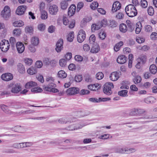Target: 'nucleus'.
<instances>
[{"mask_svg": "<svg viewBox=\"0 0 157 157\" xmlns=\"http://www.w3.org/2000/svg\"><path fill=\"white\" fill-rule=\"evenodd\" d=\"M1 15L4 18H8L10 16V10L9 6H6L1 12Z\"/></svg>", "mask_w": 157, "mask_h": 157, "instance_id": "7", "label": "nucleus"}, {"mask_svg": "<svg viewBox=\"0 0 157 157\" xmlns=\"http://www.w3.org/2000/svg\"><path fill=\"white\" fill-rule=\"evenodd\" d=\"M127 60V58L124 55H121L119 56L117 59V62L121 64L125 63Z\"/></svg>", "mask_w": 157, "mask_h": 157, "instance_id": "18", "label": "nucleus"}, {"mask_svg": "<svg viewBox=\"0 0 157 157\" xmlns=\"http://www.w3.org/2000/svg\"><path fill=\"white\" fill-rule=\"evenodd\" d=\"M9 46L10 44L8 40H3L0 42V48L3 52H7L9 48Z\"/></svg>", "mask_w": 157, "mask_h": 157, "instance_id": "6", "label": "nucleus"}, {"mask_svg": "<svg viewBox=\"0 0 157 157\" xmlns=\"http://www.w3.org/2000/svg\"><path fill=\"white\" fill-rule=\"evenodd\" d=\"M35 66L37 68H40L43 66L42 62L40 61H37L36 63Z\"/></svg>", "mask_w": 157, "mask_h": 157, "instance_id": "63", "label": "nucleus"}, {"mask_svg": "<svg viewBox=\"0 0 157 157\" xmlns=\"http://www.w3.org/2000/svg\"><path fill=\"white\" fill-rule=\"evenodd\" d=\"M28 48L29 51L32 52L34 53L36 51V48L33 44H30L28 46Z\"/></svg>", "mask_w": 157, "mask_h": 157, "instance_id": "60", "label": "nucleus"}, {"mask_svg": "<svg viewBox=\"0 0 157 157\" xmlns=\"http://www.w3.org/2000/svg\"><path fill=\"white\" fill-rule=\"evenodd\" d=\"M26 9V6H19L18 7L16 11V14L18 15H22L23 14Z\"/></svg>", "mask_w": 157, "mask_h": 157, "instance_id": "13", "label": "nucleus"}, {"mask_svg": "<svg viewBox=\"0 0 157 157\" xmlns=\"http://www.w3.org/2000/svg\"><path fill=\"white\" fill-rule=\"evenodd\" d=\"M144 29L145 31L148 32H151L152 31V27L149 25H146L144 27Z\"/></svg>", "mask_w": 157, "mask_h": 157, "instance_id": "47", "label": "nucleus"}, {"mask_svg": "<svg viewBox=\"0 0 157 157\" xmlns=\"http://www.w3.org/2000/svg\"><path fill=\"white\" fill-rule=\"evenodd\" d=\"M44 90L46 91L50 92L57 93L59 92V91L57 89L52 88L50 87H45Z\"/></svg>", "mask_w": 157, "mask_h": 157, "instance_id": "22", "label": "nucleus"}, {"mask_svg": "<svg viewBox=\"0 0 157 157\" xmlns=\"http://www.w3.org/2000/svg\"><path fill=\"white\" fill-rule=\"evenodd\" d=\"M38 28L40 31H43L45 29V25L44 24H40L38 25Z\"/></svg>", "mask_w": 157, "mask_h": 157, "instance_id": "50", "label": "nucleus"}, {"mask_svg": "<svg viewBox=\"0 0 157 157\" xmlns=\"http://www.w3.org/2000/svg\"><path fill=\"white\" fill-rule=\"evenodd\" d=\"M149 69L151 72L153 74H155L157 72V67L154 64L150 66Z\"/></svg>", "mask_w": 157, "mask_h": 157, "instance_id": "29", "label": "nucleus"}, {"mask_svg": "<svg viewBox=\"0 0 157 157\" xmlns=\"http://www.w3.org/2000/svg\"><path fill=\"white\" fill-rule=\"evenodd\" d=\"M26 33H31L33 31V28L32 26H27L25 29Z\"/></svg>", "mask_w": 157, "mask_h": 157, "instance_id": "43", "label": "nucleus"}, {"mask_svg": "<svg viewBox=\"0 0 157 157\" xmlns=\"http://www.w3.org/2000/svg\"><path fill=\"white\" fill-rule=\"evenodd\" d=\"M61 8L62 9L65 10L67 8L68 3L67 2L62 1L60 3Z\"/></svg>", "mask_w": 157, "mask_h": 157, "instance_id": "38", "label": "nucleus"}, {"mask_svg": "<svg viewBox=\"0 0 157 157\" xmlns=\"http://www.w3.org/2000/svg\"><path fill=\"white\" fill-rule=\"evenodd\" d=\"M101 98H99L98 99H97L95 98H91L89 99V101L93 102H99L100 101Z\"/></svg>", "mask_w": 157, "mask_h": 157, "instance_id": "56", "label": "nucleus"}, {"mask_svg": "<svg viewBox=\"0 0 157 157\" xmlns=\"http://www.w3.org/2000/svg\"><path fill=\"white\" fill-rule=\"evenodd\" d=\"M75 79L76 82H80L82 80V75H76L75 77Z\"/></svg>", "mask_w": 157, "mask_h": 157, "instance_id": "55", "label": "nucleus"}, {"mask_svg": "<svg viewBox=\"0 0 157 157\" xmlns=\"http://www.w3.org/2000/svg\"><path fill=\"white\" fill-rule=\"evenodd\" d=\"M32 92L34 93L41 92L42 91V90L40 87H34L31 89Z\"/></svg>", "mask_w": 157, "mask_h": 157, "instance_id": "35", "label": "nucleus"}, {"mask_svg": "<svg viewBox=\"0 0 157 157\" xmlns=\"http://www.w3.org/2000/svg\"><path fill=\"white\" fill-rule=\"evenodd\" d=\"M99 37L102 40L104 39L106 36V34L103 31L100 32L98 34Z\"/></svg>", "mask_w": 157, "mask_h": 157, "instance_id": "58", "label": "nucleus"}, {"mask_svg": "<svg viewBox=\"0 0 157 157\" xmlns=\"http://www.w3.org/2000/svg\"><path fill=\"white\" fill-rule=\"evenodd\" d=\"M130 114L131 115H138V109H134L131 110L130 113Z\"/></svg>", "mask_w": 157, "mask_h": 157, "instance_id": "48", "label": "nucleus"}, {"mask_svg": "<svg viewBox=\"0 0 157 157\" xmlns=\"http://www.w3.org/2000/svg\"><path fill=\"white\" fill-rule=\"evenodd\" d=\"M141 6L144 8H146L147 6V3L146 0H141Z\"/></svg>", "mask_w": 157, "mask_h": 157, "instance_id": "53", "label": "nucleus"}, {"mask_svg": "<svg viewBox=\"0 0 157 157\" xmlns=\"http://www.w3.org/2000/svg\"><path fill=\"white\" fill-rule=\"evenodd\" d=\"M21 85L19 83H11L8 85L7 87L9 88H12L11 92L13 93L17 94L19 93L21 90Z\"/></svg>", "mask_w": 157, "mask_h": 157, "instance_id": "3", "label": "nucleus"}, {"mask_svg": "<svg viewBox=\"0 0 157 157\" xmlns=\"http://www.w3.org/2000/svg\"><path fill=\"white\" fill-rule=\"evenodd\" d=\"M135 149L127 147L117 148L116 149L115 152L121 154H129L135 152Z\"/></svg>", "mask_w": 157, "mask_h": 157, "instance_id": "2", "label": "nucleus"}, {"mask_svg": "<svg viewBox=\"0 0 157 157\" xmlns=\"http://www.w3.org/2000/svg\"><path fill=\"white\" fill-rule=\"evenodd\" d=\"M123 42L122 41H121L117 43L115 45L114 49L116 52L118 51L120 49L121 47L123 45Z\"/></svg>", "mask_w": 157, "mask_h": 157, "instance_id": "28", "label": "nucleus"}, {"mask_svg": "<svg viewBox=\"0 0 157 157\" xmlns=\"http://www.w3.org/2000/svg\"><path fill=\"white\" fill-rule=\"evenodd\" d=\"M119 77V73L117 72H112L109 76L110 79L113 81H116L117 80Z\"/></svg>", "mask_w": 157, "mask_h": 157, "instance_id": "17", "label": "nucleus"}, {"mask_svg": "<svg viewBox=\"0 0 157 157\" xmlns=\"http://www.w3.org/2000/svg\"><path fill=\"white\" fill-rule=\"evenodd\" d=\"M114 88V86L111 82H107L104 85L103 91V93L107 95H110L112 93L111 90L112 88Z\"/></svg>", "mask_w": 157, "mask_h": 157, "instance_id": "5", "label": "nucleus"}, {"mask_svg": "<svg viewBox=\"0 0 157 157\" xmlns=\"http://www.w3.org/2000/svg\"><path fill=\"white\" fill-rule=\"evenodd\" d=\"M85 32L83 30H81L78 32L77 36V40L80 43H82L86 38Z\"/></svg>", "mask_w": 157, "mask_h": 157, "instance_id": "8", "label": "nucleus"}, {"mask_svg": "<svg viewBox=\"0 0 157 157\" xmlns=\"http://www.w3.org/2000/svg\"><path fill=\"white\" fill-rule=\"evenodd\" d=\"M95 37L94 35H92L90 36L89 38V42L90 44L94 43L95 40Z\"/></svg>", "mask_w": 157, "mask_h": 157, "instance_id": "57", "label": "nucleus"}, {"mask_svg": "<svg viewBox=\"0 0 157 157\" xmlns=\"http://www.w3.org/2000/svg\"><path fill=\"white\" fill-rule=\"evenodd\" d=\"M73 121L72 119L68 118L67 117H62L58 120L59 122L62 124L69 123Z\"/></svg>", "mask_w": 157, "mask_h": 157, "instance_id": "16", "label": "nucleus"}, {"mask_svg": "<svg viewBox=\"0 0 157 157\" xmlns=\"http://www.w3.org/2000/svg\"><path fill=\"white\" fill-rule=\"evenodd\" d=\"M72 57V53L71 52L67 53L64 56V58L66 60H69Z\"/></svg>", "mask_w": 157, "mask_h": 157, "instance_id": "51", "label": "nucleus"}, {"mask_svg": "<svg viewBox=\"0 0 157 157\" xmlns=\"http://www.w3.org/2000/svg\"><path fill=\"white\" fill-rule=\"evenodd\" d=\"M121 8V4L118 2L116 1L113 4L111 11L113 13H114L119 10Z\"/></svg>", "mask_w": 157, "mask_h": 157, "instance_id": "15", "label": "nucleus"}, {"mask_svg": "<svg viewBox=\"0 0 157 157\" xmlns=\"http://www.w3.org/2000/svg\"><path fill=\"white\" fill-rule=\"evenodd\" d=\"M75 59L77 61H81L83 60V58L79 55H76L75 57Z\"/></svg>", "mask_w": 157, "mask_h": 157, "instance_id": "64", "label": "nucleus"}, {"mask_svg": "<svg viewBox=\"0 0 157 157\" xmlns=\"http://www.w3.org/2000/svg\"><path fill=\"white\" fill-rule=\"evenodd\" d=\"M107 25V21L105 19H104L101 21H99L96 24H93L92 25V31L98 30L102 27H105Z\"/></svg>", "mask_w": 157, "mask_h": 157, "instance_id": "4", "label": "nucleus"}, {"mask_svg": "<svg viewBox=\"0 0 157 157\" xmlns=\"http://www.w3.org/2000/svg\"><path fill=\"white\" fill-rule=\"evenodd\" d=\"M21 148L29 147L33 145V143L31 142H24L20 143Z\"/></svg>", "mask_w": 157, "mask_h": 157, "instance_id": "23", "label": "nucleus"}, {"mask_svg": "<svg viewBox=\"0 0 157 157\" xmlns=\"http://www.w3.org/2000/svg\"><path fill=\"white\" fill-rule=\"evenodd\" d=\"M100 50V48L97 44H94L91 49L90 52L92 53H97Z\"/></svg>", "mask_w": 157, "mask_h": 157, "instance_id": "20", "label": "nucleus"}, {"mask_svg": "<svg viewBox=\"0 0 157 157\" xmlns=\"http://www.w3.org/2000/svg\"><path fill=\"white\" fill-rule=\"evenodd\" d=\"M98 6V3L97 2H94L91 4L90 7L92 9L94 10Z\"/></svg>", "mask_w": 157, "mask_h": 157, "instance_id": "52", "label": "nucleus"}, {"mask_svg": "<svg viewBox=\"0 0 157 157\" xmlns=\"http://www.w3.org/2000/svg\"><path fill=\"white\" fill-rule=\"evenodd\" d=\"M141 80V77L139 75L136 76L133 79V82L135 84H137L140 83Z\"/></svg>", "mask_w": 157, "mask_h": 157, "instance_id": "32", "label": "nucleus"}, {"mask_svg": "<svg viewBox=\"0 0 157 157\" xmlns=\"http://www.w3.org/2000/svg\"><path fill=\"white\" fill-rule=\"evenodd\" d=\"M49 13L52 15H56L58 11V8L57 6L53 5L50 6L49 8Z\"/></svg>", "mask_w": 157, "mask_h": 157, "instance_id": "11", "label": "nucleus"}, {"mask_svg": "<svg viewBox=\"0 0 157 157\" xmlns=\"http://www.w3.org/2000/svg\"><path fill=\"white\" fill-rule=\"evenodd\" d=\"M154 9L151 6L148 7V13L150 15L152 16L154 13Z\"/></svg>", "mask_w": 157, "mask_h": 157, "instance_id": "46", "label": "nucleus"}, {"mask_svg": "<svg viewBox=\"0 0 157 157\" xmlns=\"http://www.w3.org/2000/svg\"><path fill=\"white\" fill-rule=\"evenodd\" d=\"M66 93L68 95H74L79 93V89L76 87H71L67 90Z\"/></svg>", "mask_w": 157, "mask_h": 157, "instance_id": "9", "label": "nucleus"}, {"mask_svg": "<svg viewBox=\"0 0 157 157\" xmlns=\"http://www.w3.org/2000/svg\"><path fill=\"white\" fill-rule=\"evenodd\" d=\"M63 40L60 39L57 42L56 48V50L57 52H59L63 48Z\"/></svg>", "mask_w": 157, "mask_h": 157, "instance_id": "10", "label": "nucleus"}, {"mask_svg": "<svg viewBox=\"0 0 157 157\" xmlns=\"http://www.w3.org/2000/svg\"><path fill=\"white\" fill-rule=\"evenodd\" d=\"M24 60L25 64L28 65H30L33 62L32 59L29 58H25Z\"/></svg>", "mask_w": 157, "mask_h": 157, "instance_id": "42", "label": "nucleus"}, {"mask_svg": "<svg viewBox=\"0 0 157 157\" xmlns=\"http://www.w3.org/2000/svg\"><path fill=\"white\" fill-rule=\"evenodd\" d=\"M37 72V69L34 67H31L27 70V72L29 74L33 75L36 74Z\"/></svg>", "mask_w": 157, "mask_h": 157, "instance_id": "27", "label": "nucleus"}, {"mask_svg": "<svg viewBox=\"0 0 157 157\" xmlns=\"http://www.w3.org/2000/svg\"><path fill=\"white\" fill-rule=\"evenodd\" d=\"M59 63L61 67H65L66 65L67 60L65 59H61L59 60Z\"/></svg>", "mask_w": 157, "mask_h": 157, "instance_id": "39", "label": "nucleus"}, {"mask_svg": "<svg viewBox=\"0 0 157 157\" xmlns=\"http://www.w3.org/2000/svg\"><path fill=\"white\" fill-rule=\"evenodd\" d=\"M39 42L38 38L35 36L32 37L31 39V43L32 44L35 46L37 45Z\"/></svg>", "mask_w": 157, "mask_h": 157, "instance_id": "31", "label": "nucleus"}, {"mask_svg": "<svg viewBox=\"0 0 157 157\" xmlns=\"http://www.w3.org/2000/svg\"><path fill=\"white\" fill-rule=\"evenodd\" d=\"M2 109L5 113L9 114L10 113L11 111L8 109V108L7 106L4 105H1L0 106Z\"/></svg>", "mask_w": 157, "mask_h": 157, "instance_id": "30", "label": "nucleus"}, {"mask_svg": "<svg viewBox=\"0 0 157 157\" xmlns=\"http://www.w3.org/2000/svg\"><path fill=\"white\" fill-rule=\"evenodd\" d=\"M41 18L42 19H46L48 18V13L47 12L44 10L41 11Z\"/></svg>", "mask_w": 157, "mask_h": 157, "instance_id": "41", "label": "nucleus"}, {"mask_svg": "<svg viewBox=\"0 0 157 157\" xmlns=\"http://www.w3.org/2000/svg\"><path fill=\"white\" fill-rule=\"evenodd\" d=\"M13 25L14 26L21 27L24 25V23L21 21H18L14 22Z\"/></svg>", "mask_w": 157, "mask_h": 157, "instance_id": "37", "label": "nucleus"}, {"mask_svg": "<svg viewBox=\"0 0 157 157\" xmlns=\"http://www.w3.org/2000/svg\"><path fill=\"white\" fill-rule=\"evenodd\" d=\"M110 26L111 27L114 28L116 27L117 26V22L114 20H111L110 21Z\"/></svg>", "mask_w": 157, "mask_h": 157, "instance_id": "61", "label": "nucleus"}, {"mask_svg": "<svg viewBox=\"0 0 157 157\" xmlns=\"http://www.w3.org/2000/svg\"><path fill=\"white\" fill-rule=\"evenodd\" d=\"M128 91L126 90H122L118 92V94L121 96L125 97L127 95Z\"/></svg>", "mask_w": 157, "mask_h": 157, "instance_id": "40", "label": "nucleus"}, {"mask_svg": "<svg viewBox=\"0 0 157 157\" xmlns=\"http://www.w3.org/2000/svg\"><path fill=\"white\" fill-rule=\"evenodd\" d=\"M37 83L35 82L31 81L26 83L25 85V87L26 89L30 88L33 86H36Z\"/></svg>", "mask_w": 157, "mask_h": 157, "instance_id": "25", "label": "nucleus"}, {"mask_svg": "<svg viewBox=\"0 0 157 157\" xmlns=\"http://www.w3.org/2000/svg\"><path fill=\"white\" fill-rule=\"evenodd\" d=\"M119 29L121 32L125 33L128 30V28L126 24L122 23L120 25Z\"/></svg>", "mask_w": 157, "mask_h": 157, "instance_id": "24", "label": "nucleus"}, {"mask_svg": "<svg viewBox=\"0 0 157 157\" xmlns=\"http://www.w3.org/2000/svg\"><path fill=\"white\" fill-rule=\"evenodd\" d=\"M10 43L12 47H14L16 43L15 38L13 37H11L9 40Z\"/></svg>", "mask_w": 157, "mask_h": 157, "instance_id": "45", "label": "nucleus"}, {"mask_svg": "<svg viewBox=\"0 0 157 157\" xmlns=\"http://www.w3.org/2000/svg\"><path fill=\"white\" fill-rule=\"evenodd\" d=\"M16 48L18 52L19 53H22L25 50V46L24 44L20 42L17 43Z\"/></svg>", "mask_w": 157, "mask_h": 157, "instance_id": "14", "label": "nucleus"}, {"mask_svg": "<svg viewBox=\"0 0 157 157\" xmlns=\"http://www.w3.org/2000/svg\"><path fill=\"white\" fill-rule=\"evenodd\" d=\"M125 10L127 15L130 17L136 16L137 13L136 7L132 4H129L125 8Z\"/></svg>", "mask_w": 157, "mask_h": 157, "instance_id": "1", "label": "nucleus"}, {"mask_svg": "<svg viewBox=\"0 0 157 157\" xmlns=\"http://www.w3.org/2000/svg\"><path fill=\"white\" fill-rule=\"evenodd\" d=\"M154 99V97H149L145 98L144 101L147 104L152 103Z\"/></svg>", "mask_w": 157, "mask_h": 157, "instance_id": "36", "label": "nucleus"}, {"mask_svg": "<svg viewBox=\"0 0 157 157\" xmlns=\"http://www.w3.org/2000/svg\"><path fill=\"white\" fill-rule=\"evenodd\" d=\"M18 71L21 73L25 72V68L24 66L21 63H19L18 65Z\"/></svg>", "mask_w": 157, "mask_h": 157, "instance_id": "33", "label": "nucleus"}, {"mask_svg": "<svg viewBox=\"0 0 157 157\" xmlns=\"http://www.w3.org/2000/svg\"><path fill=\"white\" fill-rule=\"evenodd\" d=\"M2 79L5 81H10L13 79V75L10 73H6L2 74L1 76Z\"/></svg>", "mask_w": 157, "mask_h": 157, "instance_id": "12", "label": "nucleus"}, {"mask_svg": "<svg viewBox=\"0 0 157 157\" xmlns=\"http://www.w3.org/2000/svg\"><path fill=\"white\" fill-rule=\"evenodd\" d=\"M74 37V33L73 32H71L68 35L67 40L70 42H72Z\"/></svg>", "mask_w": 157, "mask_h": 157, "instance_id": "34", "label": "nucleus"}, {"mask_svg": "<svg viewBox=\"0 0 157 157\" xmlns=\"http://www.w3.org/2000/svg\"><path fill=\"white\" fill-rule=\"evenodd\" d=\"M104 77V74L101 72H99L96 75V77L98 80L101 79Z\"/></svg>", "mask_w": 157, "mask_h": 157, "instance_id": "44", "label": "nucleus"}, {"mask_svg": "<svg viewBox=\"0 0 157 157\" xmlns=\"http://www.w3.org/2000/svg\"><path fill=\"white\" fill-rule=\"evenodd\" d=\"M76 6L75 5H72L69 8L68 11V14L70 16H72L75 12Z\"/></svg>", "mask_w": 157, "mask_h": 157, "instance_id": "19", "label": "nucleus"}, {"mask_svg": "<svg viewBox=\"0 0 157 157\" xmlns=\"http://www.w3.org/2000/svg\"><path fill=\"white\" fill-rule=\"evenodd\" d=\"M128 30L129 32H132L134 29L135 26L133 23L128 25Z\"/></svg>", "mask_w": 157, "mask_h": 157, "instance_id": "62", "label": "nucleus"}, {"mask_svg": "<svg viewBox=\"0 0 157 157\" xmlns=\"http://www.w3.org/2000/svg\"><path fill=\"white\" fill-rule=\"evenodd\" d=\"M109 136L110 135L108 134H104L100 136L98 138L100 139L106 140L109 138Z\"/></svg>", "mask_w": 157, "mask_h": 157, "instance_id": "49", "label": "nucleus"}, {"mask_svg": "<svg viewBox=\"0 0 157 157\" xmlns=\"http://www.w3.org/2000/svg\"><path fill=\"white\" fill-rule=\"evenodd\" d=\"M58 75L60 78H64L67 76V74L64 71L61 70L58 72Z\"/></svg>", "mask_w": 157, "mask_h": 157, "instance_id": "26", "label": "nucleus"}, {"mask_svg": "<svg viewBox=\"0 0 157 157\" xmlns=\"http://www.w3.org/2000/svg\"><path fill=\"white\" fill-rule=\"evenodd\" d=\"M151 39L153 40H157V33L155 32H153L150 36Z\"/></svg>", "mask_w": 157, "mask_h": 157, "instance_id": "59", "label": "nucleus"}, {"mask_svg": "<svg viewBox=\"0 0 157 157\" xmlns=\"http://www.w3.org/2000/svg\"><path fill=\"white\" fill-rule=\"evenodd\" d=\"M82 127V126L78 124L71 125L67 128V129L68 130H74L75 129L80 128Z\"/></svg>", "mask_w": 157, "mask_h": 157, "instance_id": "21", "label": "nucleus"}, {"mask_svg": "<svg viewBox=\"0 0 157 157\" xmlns=\"http://www.w3.org/2000/svg\"><path fill=\"white\" fill-rule=\"evenodd\" d=\"M13 33L14 35L16 36H18L21 34V31L19 29H15L13 31Z\"/></svg>", "mask_w": 157, "mask_h": 157, "instance_id": "54", "label": "nucleus"}]
</instances>
